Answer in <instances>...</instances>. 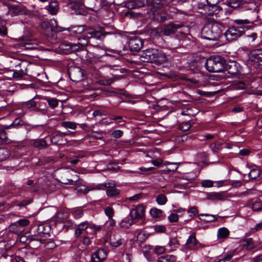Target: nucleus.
<instances>
[{
  "mask_svg": "<svg viewBox=\"0 0 262 262\" xmlns=\"http://www.w3.org/2000/svg\"><path fill=\"white\" fill-rule=\"evenodd\" d=\"M104 213L108 219L113 218L114 215V210L112 207L107 206L104 208Z\"/></svg>",
  "mask_w": 262,
  "mask_h": 262,
  "instance_id": "49530a36",
  "label": "nucleus"
},
{
  "mask_svg": "<svg viewBox=\"0 0 262 262\" xmlns=\"http://www.w3.org/2000/svg\"><path fill=\"white\" fill-rule=\"evenodd\" d=\"M207 4L204 5L202 3L198 4V8L202 10L199 11L201 14L210 15L213 13H217L221 10V7L218 5L220 0H206Z\"/></svg>",
  "mask_w": 262,
  "mask_h": 262,
  "instance_id": "423d86ee",
  "label": "nucleus"
},
{
  "mask_svg": "<svg viewBox=\"0 0 262 262\" xmlns=\"http://www.w3.org/2000/svg\"><path fill=\"white\" fill-rule=\"evenodd\" d=\"M15 223L24 229L25 227L29 225L30 221L27 219H23L18 220L17 222Z\"/></svg>",
  "mask_w": 262,
  "mask_h": 262,
  "instance_id": "8fccbe9b",
  "label": "nucleus"
},
{
  "mask_svg": "<svg viewBox=\"0 0 262 262\" xmlns=\"http://www.w3.org/2000/svg\"><path fill=\"white\" fill-rule=\"evenodd\" d=\"M124 240L121 238V235L119 234H114L110 237V243L112 247L117 248L121 246Z\"/></svg>",
  "mask_w": 262,
  "mask_h": 262,
  "instance_id": "f3484780",
  "label": "nucleus"
},
{
  "mask_svg": "<svg viewBox=\"0 0 262 262\" xmlns=\"http://www.w3.org/2000/svg\"><path fill=\"white\" fill-rule=\"evenodd\" d=\"M228 5L231 7L236 8L239 6V3L237 0H228Z\"/></svg>",
  "mask_w": 262,
  "mask_h": 262,
  "instance_id": "bf43d9fd",
  "label": "nucleus"
},
{
  "mask_svg": "<svg viewBox=\"0 0 262 262\" xmlns=\"http://www.w3.org/2000/svg\"><path fill=\"white\" fill-rule=\"evenodd\" d=\"M149 0H129L125 5L129 9H138L143 7L147 4Z\"/></svg>",
  "mask_w": 262,
  "mask_h": 262,
  "instance_id": "4468645a",
  "label": "nucleus"
},
{
  "mask_svg": "<svg viewBox=\"0 0 262 262\" xmlns=\"http://www.w3.org/2000/svg\"><path fill=\"white\" fill-rule=\"evenodd\" d=\"M93 189H96V190H105L106 189V186L104 183L101 184H98L96 185L93 188Z\"/></svg>",
  "mask_w": 262,
  "mask_h": 262,
  "instance_id": "0e129e2a",
  "label": "nucleus"
},
{
  "mask_svg": "<svg viewBox=\"0 0 262 262\" xmlns=\"http://www.w3.org/2000/svg\"><path fill=\"white\" fill-rule=\"evenodd\" d=\"M222 33V30L215 21H209L203 28L201 36L205 39L216 40Z\"/></svg>",
  "mask_w": 262,
  "mask_h": 262,
  "instance_id": "20e7f679",
  "label": "nucleus"
},
{
  "mask_svg": "<svg viewBox=\"0 0 262 262\" xmlns=\"http://www.w3.org/2000/svg\"><path fill=\"white\" fill-rule=\"evenodd\" d=\"M50 229V227L48 225L40 224L34 227L31 237L28 239L29 243L32 246H35V248L40 247L49 236Z\"/></svg>",
  "mask_w": 262,
  "mask_h": 262,
  "instance_id": "f03ea898",
  "label": "nucleus"
},
{
  "mask_svg": "<svg viewBox=\"0 0 262 262\" xmlns=\"http://www.w3.org/2000/svg\"><path fill=\"white\" fill-rule=\"evenodd\" d=\"M133 220L134 219H132L130 216V217L128 216L121 221L118 226L121 228H128L133 224Z\"/></svg>",
  "mask_w": 262,
  "mask_h": 262,
  "instance_id": "393cba45",
  "label": "nucleus"
},
{
  "mask_svg": "<svg viewBox=\"0 0 262 262\" xmlns=\"http://www.w3.org/2000/svg\"><path fill=\"white\" fill-rule=\"evenodd\" d=\"M168 245L170 248L171 251H174L179 247V242L175 237L170 238L168 243Z\"/></svg>",
  "mask_w": 262,
  "mask_h": 262,
  "instance_id": "c9c22d12",
  "label": "nucleus"
},
{
  "mask_svg": "<svg viewBox=\"0 0 262 262\" xmlns=\"http://www.w3.org/2000/svg\"><path fill=\"white\" fill-rule=\"evenodd\" d=\"M106 195L108 197H113L117 195L120 193V190L118 189L113 188L108 189L106 191Z\"/></svg>",
  "mask_w": 262,
  "mask_h": 262,
  "instance_id": "a19ab883",
  "label": "nucleus"
},
{
  "mask_svg": "<svg viewBox=\"0 0 262 262\" xmlns=\"http://www.w3.org/2000/svg\"><path fill=\"white\" fill-rule=\"evenodd\" d=\"M10 155V151L6 148H0V161L6 160Z\"/></svg>",
  "mask_w": 262,
  "mask_h": 262,
  "instance_id": "473e14b6",
  "label": "nucleus"
},
{
  "mask_svg": "<svg viewBox=\"0 0 262 262\" xmlns=\"http://www.w3.org/2000/svg\"><path fill=\"white\" fill-rule=\"evenodd\" d=\"M176 258L172 255H165L160 256L157 259V262H174Z\"/></svg>",
  "mask_w": 262,
  "mask_h": 262,
  "instance_id": "2f4dec72",
  "label": "nucleus"
},
{
  "mask_svg": "<svg viewBox=\"0 0 262 262\" xmlns=\"http://www.w3.org/2000/svg\"><path fill=\"white\" fill-rule=\"evenodd\" d=\"M9 229L10 231L17 234H20L21 232L24 231V230L23 228H22V227L19 226L15 222L10 226Z\"/></svg>",
  "mask_w": 262,
  "mask_h": 262,
  "instance_id": "7c9ffc66",
  "label": "nucleus"
},
{
  "mask_svg": "<svg viewBox=\"0 0 262 262\" xmlns=\"http://www.w3.org/2000/svg\"><path fill=\"white\" fill-rule=\"evenodd\" d=\"M205 66L209 72H223L225 69V60L221 56H211L207 59Z\"/></svg>",
  "mask_w": 262,
  "mask_h": 262,
  "instance_id": "39448f33",
  "label": "nucleus"
},
{
  "mask_svg": "<svg viewBox=\"0 0 262 262\" xmlns=\"http://www.w3.org/2000/svg\"><path fill=\"white\" fill-rule=\"evenodd\" d=\"M96 227L92 225V223L87 221L83 222L79 224L75 231V235L76 237H79L81 234L85 233L86 234L87 229L95 230Z\"/></svg>",
  "mask_w": 262,
  "mask_h": 262,
  "instance_id": "9d476101",
  "label": "nucleus"
},
{
  "mask_svg": "<svg viewBox=\"0 0 262 262\" xmlns=\"http://www.w3.org/2000/svg\"><path fill=\"white\" fill-rule=\"evenodd\" d=\"M167 201V198L163 194H160L156 198V202L159 205H163L166 203Z\"/></svg>",
  "mask_w": 262,
  "mask_h": 262,
  "instance_id": "79ce46f5",
  "label": "nucleus"
},
{
  "mask_svg": "<svg viewBox=\"0 0 262 262\" xmlns=\"http://www.w3.org/2000/svg\"><path fill=\"white\" fill-rule=\"evenodd\" d=\"M233 255L231 254H227L224 257L220 258L223 262H228L232 257Z\"/></svg>",
  "mask_w": 262,
  "mask_h": 262,
  "instance_id": "338daca9",
  "label": "nucleus"
},
{
  "mask_svg": "<svg viewBox=\"0 0 262 262\" xmlns=\"http://www.w3.org/2000/svg\"><path fill=\"white\" fill-rule=\"evenodd\" d=\"M253 211H259L262 209V204L260 202H255L252 207Z\"/></svg>",
  "mask_w": 262,
  "mask_h": 262,
  "instance_id": "864d4df0",
  "label": "nucleus"
},
{
  "mask_svg": "<svg viewBox=\"0 0 262 262\" xmlns=\"http://www.w3.org/2000/svg\"><path fill=\"white\" fill-rule=\"evenodd\" d=\"M190 124L188 122H185L180 124L179 128L183 131H187L190 128Z\"/></svg>",
  "mask_w": 262,
  "mask_h": 262,
  "instance_id": "3c124183",
  "label": "nucleus"
},
{
  "mask_svg": "<svg viewBox=\"0 0 262 262\" xmlns=\"http://www.w3.org/2000/svg\"><path fill=\"white\" fill-rule=\"evenodd\" d=\"M200 220L206 221L207 222H210L216 221L217 217L215 215H211L209 214H200L198 215Z\"/></svg>",
  "mask_w": 262,
  "mask_h": 262,
  "instance_id": "c85d7f7f",
  "label": "nucleus"
},
{
  "mask_svg": "<svg viewBox=\"0 0 262 262\" xmlns=\"http://www.w3.org/2000/svg\"><path fill=\"white\" fill-rule=\"evenodd\" d=\"M242 27L232 26L229 28L225 32L224 35L227 40L230 41L237 39L245 33V30Z\"/></svg>",
  "mask_w": 262,
  "mask_h": 262,
  "instance_id": "0eeeda50",
  "label": "nucleus"
},
{
  "mask_svg": "<svg viewBox=\"0 0 262 262\" xmlns=\"http://www.w3.org/2000/svg\"><path fill=\"white\" fill-rule=\"evenodd\" d=\"M198 244H200L196 239L195 233L193 232L188 238L185 245L187 248L194 249Z\"/></svg>",
  "mask_w": 262,
  "mask_h": 262,
  "instance_id": "a211bd4d",
  "label": "nucleus"
},
{
  "mask_svg": "<svg viewBox=\"0 0 262 262\" xmlns=\"http://www.w3.org/2000/svg\"><path fill=\"white\" fill-rule=\"evenodd\" d=\"M69 75L70 77H73V81L80 80L83 77V73L81 69L79 68H74L70 70Z\"/></svg>",
  "mask_w": 262,
  "mask_h": 262,
  "instance_id": "aec40b11",
  "label": "nucleus"
},
{
  "mask_svg": "<svg viewBox=\"0 0 262 262\" xmlns=\"http://www.w3.org/2000/svg\"><path fill=\"white\" fill-rule=\"evenodd\" d=\"M11 262H25L24 259L20 256H15L14 258H13Z\"/></svg>",
  "mask_w": 262,
  "mask_h": 262,
  "instance_id": "774afa93",
  "label": "nucleus"
},
{
  "mask_svg": "<svg viewBox=\"0 0 262 262\" xmlns=\"http://www.w3.org/2000/svg\"><path fill=\"white\" fill-rule=\"evenodd\" d=\"M242 242L243 247L247 250H252L257 245L256 243L252 238H245Z\"/></svg>",
  "mask_w": 262,
  "mask_h": 262,
  "instance_id": "5701e85b",
  "label": "nucleus"
},
{
  "mask_svg": "<svg viewBox=\"0 0 262 262\" xmlns=\"http://www.w3.org/2000/svg\"><path fill=\"white\" fill-rule=\"evenodd\" d=\"M48 104L52 108H54L58 105V101L55 98H47Z\"/></svg>",
  "mask_w": 262,
  "mask_h": 262,
  "instance_id": "de8ad7c7",
  "label": "nucleus"
},
{
  "mask_svg": "<svg viewBox=\"0 0 262 262\" xmlns=\"http://www.w3.org/2000/svg\"><path fill=\"white\" fill-rule=\"evenodd\" d=\"M254 20L249 18V19H236L234 20L233 23L235 25L239 26V27H242L244 30V26L246 25H249L250 26H252L254 24Z\"/></svg>",
  "mask_w": 262,
  "mask_h": 262,
  "instance_id": "412c9836",
  "label": "nucleus"
},
{
  "mask_svg": "<svg viewBox=\"0 0 262 262\" xmlns=\"http://www.w3.org/2000/svg\"><path fill=\"white\" fill-rule=\"evenodd\" d=\"M201 185L203 187H211L213 185V181L209 180H203L201 182Z\"/></svg>",
  "mask_w": 262,
  "mask_h": 262,
  "instance_id": "5fc2aeb1",
  "label": "nucleus"
},
{
  "mask_svg": "<svg viewBox=\"0 0 262 262\" xmlns=\"http://www.w3.org/2000/svg\"><path fill=\"white\" fill-rule=\"evenodd\" d=\"M230 234L229 230L225 228L222 227L219 229L217 231V236L219 239L224 240L227 238Z\"/></svg>",
  "mask_w": 262,
  "mask_h": 262,
  "instance_id": "bb28decb",
  "label": "nucleus"
},
{
  "mask_svg": "<svg viewBox=\"0 0 262 262\" xmlns=\"http://www.w3.org/2000/svg\"><path fill=\"white\" fill-rule=\"evenodd\" d=\"M50 25L51 26L52 31L57 32L64 31L66 29L59 27L56 25V21L55 20L51 21Z\"/></svg>",
  "mask_w": 262,
  "mask_h": 262,
  "instance_id": "ea45409f",
  "label": "nucleus"
},
{
  "mask_svg": "<svg viewBox=\"0 0 262 262\" xmlns=\"http://www.w3.org/2000/svg\"><path fill=\"white\" fill-rule=\"evenodd\" d=\"M166 165H171V167L167 168V171H175L177 170L178 168V165L177 163H171V162H167Z\"/></svg>",
  "mask_w": 262,
  "mask_h": 262,
  "instance_id": "6e6d98bb",
  "label": "nucleus"
},
{
  "mask_svg": "<svg viewBox=\"0 0 262 262\" xmlns=\"http://www.w3.org/2000/svg\"><path fill=\"white\" fill-rule=\"evenodd\" d=\"M140 57L143 62H150L160 65L167 60L165 53L157 49H149L143 51Z\"/></svg>",
  "mask_w": 262,
  "mask_h": 262,
  "instance_id": "7ed1b4c3",
  "label": "nucleus"
},
{
  "mask_svg": "<svg viewBox=\"0 0 262 262\" xmlns=\"http://www.w3.org/2000/svg\"><path fill=\"white\" fill-rule=\"evenodd\" d=\"M224 192H210L207 194L206 197L208 200L212 201L222 200L224 198Z\"/></svg>",
  "mask_w": 262,
  "mask_h": 262,
  "instance_id": "b1692460",
  "label": "nucleus"
},
{
  "mask_svg": "<svg viewBox=\"0 0 262 262\" xmlns=\"http://www.w3.org/2000/svg\"><path fill=\"white\" fill-rule=\"evenodd\" d=\"M187 213L189 214V216L191 217V219H192L195 215L198 214L199 210L196 206L190 207L187 210Z\"/></svg>",
  "mask_w": 262,
  "mask_h": 262,
  "instance_id": "c03bdc74",
  "label": "nucleus"
},
{
  "mask_svg": "<svg viewBox=\"0 0 262 262\" xmlns=\"http://www.w3.org/2000/svg\"><path fill=\"white\" fill-rule=\"evenodd\" d=\"M75 189L78 192H81L84 193H86L89 190H87L86 187L84 185H79L76 187Z\"/></svg>",
  "mask_w": 262,
  "mask_h": 262,
  "instance_id": "13d9d810",
  "label": "nucleus"
},
{
  "mask_svg": "<svg viewBox=\"0 0 262 262\" xmlns=\"http://www.w3.org/2000/svg\"><path fill=\"white\" fill-rule=\"evenodd\" d=\"M209 146L214 152H219L222 148V145L220 143H212Z\"/></svg>",
  "mask_w": 262,
  "mask_h": 262,
  "instance_id": "37998d69",
  "label": "nucleus"
},
{
  "mask_svg": "<svg viewBox=\"0 0 262 262\" xmlns=\"http://www.w3.org/2000/svg\"><path fill=\"white\" fill-rule=\"evenodd\" d=\"M82 243L85 245H89L91 243L90 237L88 236L84 235L82 240Z\"/></svg>",
  "mask_w": 262,
  "mask_h": 262,
  "instance_id": "69168bd1",
  "label": "nucleus"
},
{
  "mask_svg": "<svg viewBox=\"0 0 262 262\" xmlns=\"http://www.w3.org/2000/svg\"><path fill=\"white\" fill-rule=\"evenodd\" d=\"M123 135V132L121 130H116L113 132L112 135L116 138H120Z\"/></svg>",
  "mask_w": 262,
  "mask_h": 262,
  "instance_id": "680f3d73",
  "label": "nucleus"
},
{
  "mask_svg": "<svg viewBox=\"0 0 262 262\" xmlns=\"http://www.w3.org/2000/svg\"><path fill=\"white\" fill-rule=\"evenodd\" d=\"M67 30L70 32L71 35L80 34L85 30L84 26H72L68 28Z\"/></svg>",
  "mask_w": 262,
  "mask_h": 262,
  "instance_id": "a878e982",
  "label": "nucleus"
},
{
  "mask_svg": "<svg viewBox=\"0 0 262 262\" xmlns=\"http://www.w3.org/2000/svg\"><path fill=\"white\" fill-rule=\"evenodd\" d=\"M165 250V247L161 246H157L154 248V251L157 254H162L164 253Z\"/></svg>",
  "mask_w": 262,
  "mask_h": 262,
  "instance_id": "603ef678",
  "label": "nucleus"
},
{
  "mask_svg": "<svg viewBox=\"0 0 262 262\" xmlns=\"http://www.w3.org/2000/svg\"><path fill=\"white\" fill-rule=\"evenodd\" d=\"M260 175V171L256 169H252L249 173V177L250 179H255L259 177Z\"/></svg>",
  "mask_w": 262,
  "mask_h": 262,
  "instance_id": "09e8293b",
  "label": "nucleus"
},
{
  "mask_svg": "<svg viewBox=\"0 0 262 262\" xmlns=\"http://www.w3.org/2000/svg\"><path fill=\"white\" fill-rule=\"evenodd\" d=\"M128 46L130 51L138 52L143 46V41L139 37L134 36L129 39Z\"/></svg>",
  "mask_w": 262,
  "mask_h": 262,
  "instance_id": "9b49d317",
  "label": "nucleus"
},
{
  "mask_svg": "<svg viewBox=\"0 0 262 262\" xmlns=\"http://www.w3.org/2000/svg\"><path fill=\"white\" fill-rule=\"evenodd\" d=\"M49 138L51 142L54 144H64L63 138L59 134V131L55 132Z\"/></svg>",
  "mask_w": 262,
  "mask_h": 262,
  "instance_id": "4be33fe9",
  "label": "nucleus"
},
{
  "mask_svg": "<svg viewBox=\"0 0 262 262\" xmlns=\"http://www.w3.org/2000/svg\"><path fill=\"white\" fill-rule=\"evenodd\" d=\"M71 213L75 219H78L83 216V211L81 208H76L72 210Z\"/></svg>",
  "mask_w": 262,
  "mask_h": 262,
  "instance_id": "4c0bfd02",
  "label": "nucleus"
},
{
  "mask_svg": "<svg viewBox=\"0 0 262 262\" xmlns=\"http://www.w3.org/2000/svg\"><path fill=\"white\" fill-rule=\"evenodd\" d=\"M155 230L157 232H164L165 231V228L163 226L157 225L154 227Z\"/></svg>",
  "mask_w": 262,
  "mask_h": 262,
  "instance_id": "e2e57ef3",
  "label": "nucleus"
},
{
  "mask_svg": "<svg viewBox=\"0 0 262 262\" xmlns=\"http://www.w3.org/2000/svg\"><path fill=\"white\" fill-rule=\"evenodd\" d=\"M249 60L254 67L262 66V48L254 50L251 52Z\"/></svg>",
  "mask_w": 262,
  "mask_h": 262,
  "instance_id": "1a4fd4ad",
  "label": "nucleus"
},
{
  "mask_svg": "<svg viewBox=\"0 0 262 262\" xmlns=\"http://www.w3.org/2000/svg\"><path fill=\"white\" fill-rule=\"evenodd\" d=\"M61 126L67 129H75L77 124L71 121H63L61 122Z\"/></svg>",
  "mask_w": 262,
  "mask_h": 262,
  "instance_id": "e433bc0d",
  "label": "nucleus"
},
{
  "mask_svg": "<svg viewBox=\"0 0 262 262\" xmlns=\"http://www.w3.org/2000/svg\"><path fill=\"white\" fill-rule=\"evenodd\" d=\"M48 10L51 14H55L58 10V5L56 2H50L48 6Z\"/></svg>",
  "mask_w": 262,
  "mask_h": 262,
  "instance_id": "72a5a7b5",
  "label": "nucleus"
},
{
  "mask_svg": "<svg viewBox=\"0 0 262 262\" xmlns=\"http://www.w3.org/2000/svg\"><path fill=\"white\" fill-rule=\"evenodd\" d=\"M0 140L1 142L5 144L10 143V140L7 137V134L4 129H0Z\"/></svg>",
  "mask_w": 262,
  "mask_h": 262,
  "instance_id": "58836bf2",
  "label": "nucleus"
},
{
  "mask_svg": "<svg viewBox=\"0 0 262 262\" xmlns=\"http://www.w3.org/2000/svg\"><path fill=\"white\" fill-rule=\"evenodd\" d=\"M92 225L96 227V229H95L94 230L92 229H87L86 234L92 235V237H93V236L96 234L97 232L100 231L101 229V227L100 226H97L93 223Z\"/></svg>",
  "mask_w": 262,
  "mask_h": 262,
  "instance_id": "a18cd8bd",
  "label": "nucleus"
},
{
  "mask_svg": "<svg viewBox=\"0 0 262 262\" xmlns=\"http://www.w3.org/2000/svg\"><path fill=\"white\" fill-rule=\"evenodd\" d=\"M105 185L106 186V188H113L116 186V183L113 181H110L104 183Z\"/></svg>",
  "mask_w": 262,
  "mask_h": 262,
  "instance_id": "052dcab7",
  "label": "nucleus"
},
{
  "mask_svg": "<svg viewBox=\"0 0 262 262\" xmlns=\"http://www.w3.org/2000/svg\"><path fill=\"white\" fill-rule=\"evenodd\" d=\"M108 55L106 51L98 46L95 47L93 52H88L89 59L91 62H96L101 61L105 56Z\"/></svg>",
  "mask_w": 262,
  "mask_h": 262,
  "instance_id": "6e6552de",
  "label": "nucleus"
},
{
  "mask_svg": "<svg viewBox=\"0 0 262 262\" xmlns=\"http://www.w3.org/2000/svg\"><path fill=\"white\" fill-rule=\"evenodd\" d=\"M68 216V214L66 211H60L56 212L54 220L56 222H62L67 219Z\"/></svg>",
  "mask_w": 262,
  "mask_h": 262,
  "instance_id": "cd10ccee",
  "label": "nucleus"
},
{
  "mask_svg": "<svg viewBox=\"0 0 262 262\" xmlns=\"http://www.w3.org/2000/svg\"><path fill=\"white\" fill-rule=\"evenodd\" d=\"M168 219L170 222H177L178 221V215L176 213H172Z\"/></svg>",
  "mask_w": 262,
  "mask_h": 262,
  "instance_id": "4d7b16f0",
  "label": "nucleus"
},
{
  "mask_svg": "<svg viewBox=\"0 0 262 262\" xmlns=\"http://www.w3.org/2000/svg\"><path fill=\"white\" fill-rule=\"evenodd\" d=\"M145 213L144 207L142 205H138L134 209H132L129 213V215L132 219H140L142 218Z\"/></svg>",
  "mask_w": 262,
  "mask_h": 262,
  "instance_id": "ddd939ff",
  "label": "nucleus"
},
{
  "mask_svg": "<svg viewBox=\"0 0 262 262\" xmlns=\"http://www.w3.org/2000/svg\"><path fill=\"white\" fill-rule=\"evenodd\" d=\"M9 10L12 13V16L21 15L27 12L26 7L17 5H12L9 6Z\"/></svg>",
  "mask_w": 262,
  "mask_h": 262,
  "instance_id": "dca6fc26",
  "label": "nucleus"
},
{
  "mask_svg": "<svg viewBox=\"0 0 262 262\" xmlns=\"http://www.w3.org/2000/svg\"><path fill=\"white\" fill-rule=\"evenodd\" d=\"M49 136H47L43 138L32 139L30 141V143L34 147L36 148H47L49 146L46 141V139Z\"/></svg>",
  "mask_w": 262,
  "mask_h": 262,
  "instance_id": "2eb2a0df",
  "label": "nucleus"
},
{
  "mask_svg": "<svg viewBox=\"0 0 262 262\" xmlns=\"http://www.w3.org/2000/svg\"><path fill=\"white\" fill-rule=\"evenodd\" d=\"M107 256L106 251L103 249H99L91 256V262H102Z\"/></svg>",
  "mask_w": 262,
  "mask_h": 262,
  "instance_id": "f8f14e48",
  "label": "nucleus"
},
{
  "mask_svg": "<svg viewBox=\"0 0 262 262\" xmlns=\"http://www.w3.org/2000/svg\"><path fill=\"white\" fill-rule=\"evenodd\" d=\"M225 71H228V72L231 74H234L236 73L237 69L235 63L231 62L230 64L225 63Z\"/></svg>",
  "mask_w": 262,
  "mask_h": 262,
  "instance_id": "c756f323",
  "label": "nucleus"
},
{
  "mask_svg": "<svg viewBox=\"0 0 262 262\" xmlns=\"http://www.w3.org/2000/svg\"><path fill=\"white\" fill-rule=\"evenodd\" d=\"M105 36V34L100 31L90 29L86 32V36L82 35L79 38V41L76 43H67L63 45L66 48L64 50L69 52H72L82 50L85 46L88 44L92 45L95 39L102 40Z\"/></svg>",
  "mask_w": 262,
  "mask_h": 262,
  "instance_id": "f257e3e1",
  "label": "nucleus"
},
{
  "mask_svg": "<svg viewBox=\"0 0 262 262\" xmlns=\"http://www.w3.org/2000/svg\"><path fill=\"white\" fill-rule=\"evenodd\" d=\"M181 27L180 25H177L174 24H170L166 25L163 29V34L165 36H169L174 33L176 31L180 28Z\"/></svg>",
  "mask_w": 262,
  "mask_h": 262,
  "instance_id": "6ab92c4d",
  "label": "nucleus"
},
{
  "mask_svg": "<svg viewBox=\"0 0 262 262\" xmlns=\"http://www.w3.org/2000/svg\"><path fill=\"white\" fill-rule=\"evenodd\" d=\"M150 214L154 219H157L162 216L163 211L157 208H152L150 210Z\"/></svg>",
  "mask_w": 262,
  "mask_h": 262,
  "instance_id": "f704fd0d",
  "label": "nucleus"
}]
</instances>
